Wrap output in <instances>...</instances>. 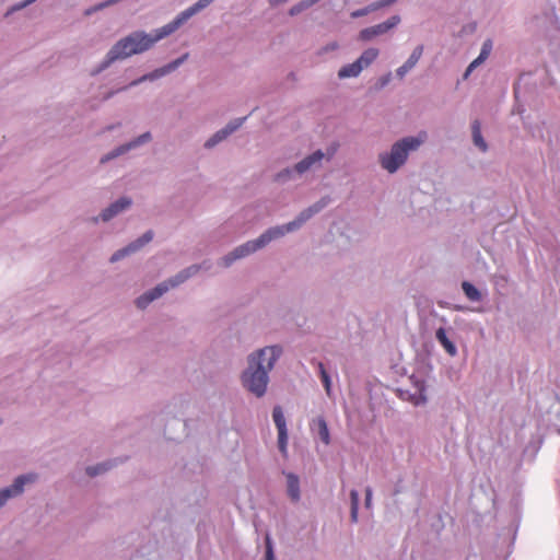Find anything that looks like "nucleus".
Instances as JSON below:
<instances>
[{"mask_svg": "<svg viewBox=\"0 0 560 560\" xmlns=\"http://www.w3.org/2000/svg\"><path fill=\"white\" fill-rule=\"evenodd\" d=\"M36 479V475L28 474L18 477L11 487L4 488L0 491V508L7 502L11 497L18 495L23 492L24 485L27 482H33Z\"/></svg>", "mask_w": 560, "mask_h": 560, "instance_id": "1a4fd4ad", "label": "nucleus"}, {"mask_svg": "<svg viewBox=\"0 0 560 560\" xmlns=\"http://www.w3.org/2000/svg\"><path fill=\"white\" fill-rule=\"evenodd\" d=\"M422 54H423V46L422 45L417 46L413 49V51L411 52V55L409 56V58L407 59L406 63L412 69L420 60Z\"/></svg>", "mask_w": 560, "mask_h": 560, "instance_id": "bb28decb", "label": "nucleus"}, {"mask_svg": "<svg viewBox=\"0 0 560 560\" xmlns=\"http://www.w3.org/2000/svg\"><path fill=\"white\" fill-rule=\"evenodd\" d=\"M435 338L451 357L456 355L457 349L447 337L446 330L444 328L441 327L436 330Z\"/></svg>", "mask_w": 560, "mask_h": 560, "instance_id": "2eb2a0df", "label": "nucleus"}, {"mask_svg": "<svg viewBox=\"0 0 560 560\" xmlns=\"http://www.w3.org/2000/svg\"><path fill=\"white\" fill-rule=\"evenodd\" d=\"M317 368H318V371H319V374H320V378H322V382H323V385L325 387V390L327 393V395L329 396L330 395V392H331V382H330V377L324 366V364L322 362H318L317 363Z\"/></svg>", "mask_w": 560, "mask_h": 560, "instance_id": "393cba45", "label": "nucleus"}, {"mask_svg": "<svg viewBox=\"0 0 560 560\" xmlns=\"http://www.w3.org/2000/svg\"><path fill=\"white\" fill-rule=\"evenodd\" d=\"M336 47H337V45H336V44H332V45H331V49H335Z\"/></svg>", "mask_w": 560, "mask_h": 560, "instance_id": "a19ab883", "label": "nucleus"}, {"mask_svg": "<svg viewBox=\"0 0 560 560\" xmlns=\"http://www.w3.org/2000/svg\"><path fill=\"white\" fill-rule=\"evenodd\" d=\"M491 50H492V42L490 39H487L482 44L481 51H480L479 56L475 60H472L470 62V65L468 66V68L466 69L464 78H467L475 68H477L479 65H481L489 57Z\"/></svg>", "mask_w": 560, "mask_h": 560, "instance_id": "f8f14e48", "label": "nucleus"}, {"mask_svg": "<svg viewBox=\"0 0 560 560\" xmlns=\"http://www.w3.org/2000/svg\"><path fill=\"white\" fill-rule=\"evenodd\" d=\"M214 0H198L195 4L183 11L174 21L156 31V34H142V50L150 48L159 39L175 32L184 22L195 15L197 12L206 9Z\"/></svg>", "mask_w": 560, "mask_h": 560, "instance_id": "20e7f679", "label": "nucleus"}, {"mask_svg": "<svg viewBox=\"0 0 560 560\" xmlns=\"http://www.w3.org/2000/svg\"><path fill=\"white\" fill-rule=\"evenodd\" d=\"M135 303H136V305H138V306H139V305H140V299H136V300H135Z\"/></svg>", "mask_w": 560, "mask_h": 560, "instance_id": "58836bf2", "label": "nucleus"}, {"mask_svg": "<svg viewBox=\"0 0 560 560\" xmlns=\"http://www.w3.org/2000/svg\"><path fill=\"white\" fill-rule=\"evenodd\" d=\"M411 68L405 62L402 66H400L398 69H397V75L399 78H404L405 74L410 71Z\"/></svg>", "mask_w": 560, "mask_h": 560, "instance_id": "7c9ffc66", "label": "nucleus"}, {"mask_svg": "<svg viewBox=\"0 0 560 560\" xmlns=\"http://www.w3.org/2000/svg\"><path fill=\"white\" fill-rule=\"evenodd\" d=\"M153 235L151 232H147L144 234H142V245L144 243H149L151 240H152Z\"/></svg>", "mask_w": 560, "mask_h": 560, "instance_id": "f704fd0d", "label": "nucleus"}, {"mask_svg": "<svg viewBox=\"0 0 560 560\" xmlns=\"http://www.w3.org/2000/svg\"><path fill=\"white\" fill-rule=\"evenodd\" d=\"M381 1L384 7H388L393 3H395L397 0H381Z\"/></svg>", "mask_w": 560, "mask_h": 560, "instance_id": "e433bc0d", "label": "nucleus"}, {"mask_svg": "<svg viewBox=\"0 0 560 560\" xmlns=\"http://www.w3.org/2000/svg\"><path fill=\"white\" fill-rule=\"evenodd\" d=\"M198 271L197 266H191L187 268L184 271H180L178 275H176L174 278L158 284L152 291L145 293L142 295V301L145 302H152L155 299L162 296L165 292L170 290V288H175L176 285L183 283L185 280H187L190 276L195 275Z\"/></svg>", "mask_w": 560, "mask_h": 560, "instance_id": "423d86ee", "label": "nucleus"}, {"mask_svg": "<svg viewBox=\"0 0 560 560\" xmlns=\"http://www.w3.org/2000/svg\"><path fill=\"white\" fill-rule=\"evenodd\" d=\"M281 354L279 347H266L248 359V369L243 373L242 382L245 388L257 397L266 393L268 373L272 370L275 362Z\"/></svg>", "mask_w": 560, "mask_h": 560, "instance_id": "f03ea898", "label": "nucleus"}, {"mask_svg": "<svg viewBox=\"0 0 560 560\" xmlns=\"http://www.w3.org/2000/svg\"><path fill=\"white\" fill-rule=\"evenodd\" d=\"M371 502H372V489L370 487H368L365 489V505H366V508L371 506Z\"/></svg>", "mask_w": 560, "mask_h": 560, "instance_id": "473e14b6", "label": "nucleus"}, {"mask_svg": "<svg viewBox=\"0 0 560 560\" xmlns=\"http://www.w3.org/2000/svg\"><path fill=\"white\" fill-rule=\"evenodd\" d=\"M131 206V199L127 197H122L118 199L117 201L113 202L109 207L104 209L101 213V219L104 222L109 221L114 217H116L118 213L125 211Z\"/></svg>", "mask_w": 560, "mask_h": 560, "instance_id": "9d476101", "label": "nucleus"}, {"mask_svg": "<svg viewBox=\"0 0 560 560\" xmlns=\"http://www.w3.org/2000/svg\"><path fill=\"white\" fill-rule=\"evenodd\" d=\"M472 129V140L476 147H478L482 152H486L488 145L485 139L481 136L480 122L475 120L471 126Z\"/></svg>", "mask_w": 560, "mask_h": 560, "instance_id": "6ab92c4d", "label": "nucleus"}, {"mask_svg": "<svg viewBox=\"0 0 560 560\" xmlns=\"http://www.w3.org/2000/svg\"><path fill=\"white\" fill-rule=\"evenodd\" d=\"M117 1L118 0H108L106 2H102V3H100V4L95 5V7L86 10L85 14L90 15V14H92V13L98 11V10H102V9H104V8H106V7L110 5V4L116 3Z\"/></svg>", "mask_w": 560, "mask_h": 560, "instance_id": "c756f323", "label": "nucleus"}, {"mask_svg": "<svg viewBox=\"0 0 560 560\" xmlns=\"http://www.w3.org/2000/svg\"><path fill=\"white\" fill-rule=\"evenodd\" d=\"M326 205L327 201L323 199L319 202L311 206L306 210L302 211L294 221L281 226L271 228L265 233H262L257 240L248 241L247 243L236 247L232 253L222 258L223 266L229 267L236 259L246 257L249 254L256 252L257 249L262 248L272 240H276L278 237L285 235L289 232L298 230L310 218H312L315 213L319 212Z\"/></svg>", "mask_w": 560, "mask_h": 560, "instance_id": "f257e3e1", "label": "nucleus"}, {"mask_svg": "<svg viewBox=\"0 0 560 560\" xmlns=\"http://www.w3.org/2000/svg\"><path fill=\"white\" fill-rule=\"evenodd\" d=\"M150 138H151V137H150V133H142V136H141L142 143H143V142H145V141H148Z\"/></svg>", "mask_w": 560, "mask_h": 560, "instance_id": "4c0bfd02", "label": "nucleus"}, {"mask_svg": "<svg viewBox=\"0 0 560 560\" xmlns=\"http://www.w3.org/2000/svg\"><path fill=\"white\" fill-rule=\"evenodd\" d=\"M381 8H384V5L382 4L381 0H378L376 2H373L370 5H368L369 12L376 11V10H378Z\"/></svg>", "mask_w": 560, "mask_h": 560, "instance_id": "72a5a7b5", "label": "nucleus"}, {"mask_svg": "<svg viewBox=\"0 0 560 560\" xmlns=\"http://www.w3.org/2000/svg\"><path fill=\"white\" fill-rule=\"evenodd\" d=\"M273 422L278 430V446L280 452L285 455L287 454V445H288V429L285 418L280 406H276L272 410Z\"/></svg>", "mask_w": 560, "mask_h": 560, "instance_id": "6e6552de", "label": "nucleus"}, {"mask_svg": "<svg viewBox=\"0 0 560 560\" xmlns=\"http://www.w3.org/2000/svg\"><path fill=\"white\" fill-rule=\"evenodd\" d=\"M350 499H351V518L353 522H357L358 510H359V493L357 490H351Z\"/></svg>", "mask_w": 560, "mask_h": 560, "instance_id": "a878e982", "label": "nucleus"}, {"mask_svg": "<svg viewBox=\"0 0 560 560\" xmlns=\"http://www.w3.org/2000/svg\"><path fill=\"white\" fill-rule=\"evenodd\" d=\"M427 135L407 137L396 142L389 153L380 155V162L384 170L389 173L396 172L407 160L409 151L417 150L424 141Z\"/></svg>", "mask_w": 560, "mask_h": 560, "instance_id": "7ed1b4c3", "label": "nucleus"}, {"mask_svg": "<svg viewBox=\"0 0 560 560\" xmlns=\"http://www.w3.org/2000/svg\"><path fill=\"white\" fill-rule=\"evenodd\" d=\"M244 118L237 119L234 122H230L225 128L215 132L207 142L205 143L206 148H212L223 139H225L229 135L235 131L242 124Z\"/></svg>", "mask_w": 560, "mask_h": 560, "instance_id": "9b49d317", "label": "nucleus"}, {"mask_svg": "<svg viewBox=\"0 0 560 560\" xmlns=\"http://www.w3.org/2000/svg\"><path fill=\"white\" fill-rule=\"evenodd\" d=\"M378 56V49L369 48L357 59L362 69L368 68Z\"/></svg>", "mask_w": 560, "mask_h": 560, "instance_id": "aec40b11", "label": "nucleus"}, {"mask_svg": "<svg viewBox=\"0 0 560 560\" xmlns=\"http://www.w3.org/2000/svg\"><path fill=\"white\" fill-rule=\"evenodd\" d=\"M362 67L360 66V63L355 60L354 62L352 63H349V65H346L343 66L339 71H338V77L340 79H346V78H354V77H358L361 71H362Z\"/></svg>", "mask_w": 560, "mask_h": 560, "instance_id": "a211bd4d", "label": "nucleus"}, {"mask_svg": "<svg viewBox=\"0 0 560 560\" xmlns=\"http://www.w3.org/2000/svg\"><path fill=\"white\" fill-rule=\"evenodd\" d=\"M108 469L107 464H98L96 466H90L86 468V474L91 477L97 476L98 474H102Z\"/></svg>", "mask_w": 560, "mask_h": 560, "instance_id": "cd10ccee", "label": "nucleus"}, {"mask_svg": "<svg viewBox=\"0 0 560 560\" xmlns=\"http://www.w3.org/2000/svg\"><path fill=\"white\" fill-rule=\"evenodd\" d=\"M266 560H275L272 542L270 536L266 535Z\"/></svg>", "mask_w": 560, "mask_h": 560, "instance_id": "c85d7f7f", "label": "nucleus"}, {"mask_svg": "<svg viewBox=\"0 0 560 560\" xmlns=\"http://www.w3.org/2000/svg\"><path fill=\"white\" fill-rule=\"evenodd\" d=\"M462 289L468 300L474 301V302H478L481 300V293L470 282L464 281L462 283Z\"/></svg>", "mask_w": 560, "mask_h": 560, "instance_id": "412c9836", "label": "nucleus"}, {"mask_svg": "<svg viewBox=\"0 0 560 560\" xmlns=\"http://www.w3.org/2000/svg\"><path fill=\"white\" fill-rule=\"evenodd\" d=\"M187 57H188V54H185L183 57L176 59L175 61L166 65L165 67H163L161 69L155 70L154 74L142 75V81L148 80V79L153 80L155 78H159L166 73H170L171 71L175 70Z\"/></svg>", "mask_w": 560, "mask_h": 560, "instance_id": "dca6fc26", "label": "nucleus"}, {"mask_svg": "<svg viewBox=\"0 0 560 560\" xmlns=\"http://www.w3.org/2000/svg\"><path fill=\"white\" fill-rule=\"evenodd\" d=\"M135 145H136V142H131V143H128V144L117 148L116 150L112 151L107 155L103 156L101 159V163H105L116 156H119L120 154L127 152L131 147H135Z\"/></svg>", "mask_w": 560, "mask_h": 560, "instance_id": "b1692460", "label": "nucleus"}, {"mask_svg": "<svg viewBox=\"0 0 560 560\" xmlns=\"http://www.w3.org/2000/svg\"><path fill=\"white\" fill-rule=\"evenodd\" d=\"M312 429L317 430V434L324 444L328 445L330 443V434L327 422L323 417H318L313 420Z\"/></svg>", "mask_w": 560, "mask_h": 560, "instance_id": "4468645a", "label": "nucleus"}, {"mask_svg": "<svg viewBox=\"0 0 560 560\" xmlns=\"http://www.w3.org/2000/svg\"><path fill=\"white\" fill-rule=\"evenodd\" d=\"M324 158L320 150L315 151L313 154L306 156L295 165V171L300 174L308 171L314 164L319 163Z\"/></svg>", "mask_w": 560, "mask_h": 560, "instance_id": "ddd939ff", "label": "nucleus"}, {"mask_svg": "<svg viewBox=\"0 0 560 560\" xmlns=\"http://www.w3.org/2000/svg\"><path fill=\"white\" fill-rule=\"evenodd\" d=\"M420 401L421 402H425L427 401V397L423 395V388L419 389V398L417 400V404H419Z\"/></svg>", "mask_w": 560, "mask_h": 560, "instance_id": "c9c22d12", "label": "nucleus"}, {"mask_svg": "<svg viewBox=\"0 0 560 560\" xmlns=\"http://www.w3.org/2000/svg\"><path fill=\"white\" fill-rule=\"evenodd\" d=\"M288 494L292 501L298 502L300 500V481L298 476L294 474L287 475Z\"/></svg>", "mask_w": 560, "mask_h": 560, "instance_id": "f3484780", "label": "nucleus"}, {"mask_svg": "<svg viewBox=\"0 0 560 560\" xmlns=\"http://www.w3.org/2000/svg\"><path fill=\"white\" fill-rule=\"evenodd\" d=\"M368 13H370V12H369V9L366 7V8L353 11L351 13V18L357 19V18H360V16L366 15Z\"/></svg>", "mask_w": 560, "mask_h": 560, "instance_id": "2f4dec72", "label": "nucleus"}, {"mask_svg": "<svg viewBox=\"0 0 560 560\" xmlns=\"http://www.w3.org/2000/svg\"><path fill=\"white\" fill-rule=\"evenodd\" d=\"M400 23V16L399 15H393L387 21L363 28L360 32V39L368 42L373 39L374 37L378 35H383L387 33L389 30L394 28Z\"/></svg>", "mask_w": 560, "mask_h": 560, "instance_id": "0eeeda50", "label": "nucleus"}, {"mask_svg": "<svg viewBox=\"0 0 560 560\" xmlns=\"http://www.w3.org/2000/svg\"><path fill=\"white\" fill-rule=\"evenodd\" d=\"M137 249H138L137 244L132 243V244L128 245L127 247L121 248V249L117 250L116 253H114L110 257V262H116V261L120 260L121 258L136 253Z\"/></svg>", "mask_w": 560, "mask_h": 560, "instance_id": "4be33fe9", "label": "nucleus"}, {"mask_svg": "<svg viewBox=\"0 0 560 560\" xmlns=\"http://www.w3.org/2000/svg\"><path fill=\"white\" fill-rule=\"evenodd\" d=\"M388 80H389V75H388L387 78H385V79H384L383 84L387 83V82H388Z\"/></svg>", "mask_w": 560, "mask_h": 560, "instance_id": "ea45409f", "label": "nucleus"}, {"mask_svg": "<svg viewBox=\"0 0 560 560\" xmlns=\"http://www.w3.org/2000/svg\"><path fill=\"white\" fill-rule=\"evenodd\" d=\"M140 51V35L135 33L120 39L116 45L108 51L104 66H108L115 60L125 59L133 54Z\"/></svg>", "mask_w": 560, "mask_h": 560, "instance_id": "39448f33", "label": "nucleus"}, {"mask_svg": "<svg viewBox=\"0 0 560 560\" xmlns=\"http://www.w3.org/2000/svg\"><path fill=\"white\" fill-rule=\"evenodd\" d=\"M319 0H303L299 3H296L295 5H293L290 11H289V14L290 15H296L301 12H303L304 10L311 8L312 5H314L315 3H317Z\"/></svg>", "mask_w": 560, "mask_h": 560, "instance_id": "5701e85b", "label": "nucleus"}]
</instances>
